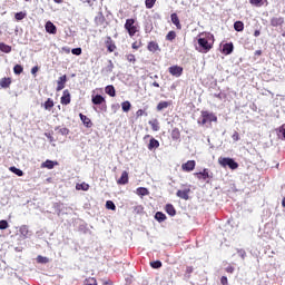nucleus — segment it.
Wrapping results in <instances>:
<instances>
[{
    "mask_svg": "<svg viewBox=\"0 0 285 285\" xmlns=\"http://www.w3.org/2000/svg\"><path fill=\"white\" fill-rule=\"evenodd\" d=\"M106 208L108 210H117V206L115 205V203L112 200H107L106 202Z\"/></svg>",
    "mask_w": 285,
    "mask_h": 285,
    "instance_id": "e433bc0d",
    "label": "nucleus"
},
{
    "mask_svg": "<svg viewBox=\"0 0 285 285\" xmlns=\"http://www.w3.org/2000/svg\"><path fill=\"white\" fill-rule=\"evenodd\" d=\"M67 81H68V76H66V75L58 78L57 88H56L57 92H61V90H63V88H66Z\"/></svg>",
    "mask_w": 285,
    "mask_h": 285,
    "instance_id": "9d476101",
    "label": "nucleus"
},
{
    "mask_svg": "<svg viewBox=\"0 0 285 285\" xmlns=\"http://www.w3.org/2000/svg\"><path fill=\"white\" fill-rule=\"evenodd\" d=\"M91 104H94V106H101L100 110H102L104 112L108 110V105H106V98L101 95H92Z\"/></svg>",
    "mask_w": 285,
    "mask_h": 285,
    "instance_id": "39448f33",
    "label": "nucleus"
},
{
    "mask_svg": "<svg viewBox=\"0 0 285 285\" xmlns=\"http://www.w3.org/2000/svg\"><path fill=\"white\" fill-rule=\"evenodd\" d=\"M169 106H170L169 101H160L157 105V110H158V112H161V110H166V108H168Z\"/></svg>",
    "mask_w": 285,
    "mask_h": 285,
    "instance_id": "c756f323",
    "label": "nucleus"
},
{
    "mask_svg": "<svg viewBox=\"0 0 285 285\" xmlns=\"http://www.w3.org/2000/svg\"><path fill=\"white\" fill-rule=\"evenodd\" d=\"M225 271H226V273L233 274V273H235V267H233L232 265H229V266L226 267Z\"/></svg>",
    "mask_w": 285,
    "mask_h": 285,
    "instance_id": "5fc2aeb1",
    "label": "nucleus"
},
{
    "mask_svg": "<svg viewBox=\"0 0 285 285\" xmlns=\"http://www.w3.org/2000/svg\"><path fill=\"white\" fill-rule=\"evenodd\" d=\"M218 164L223 168H230V170H237L239 168V164L233 158L219 157Z\"/></svg>",
    "mask_w": 285,
    "mask_h": 285,
    "instance_id": "20e7f679",
    "label": "nucleus"
},
{
    "mask_svg": "<svg viewBox=\"0 0 285 285\" xmlns=\"http://www.w3.org/2000/svg\"><path fill=\"white\" fill-rule=\"evenodd\" d=\"M151 268H161V261H155L150 263Z\"/></svg>",
    "mask_w": 285,
    "mask_h": 285,
    "instance_id": "a18cd8bd",
    "label": "nucleus"
},
{
    "mask_svg": "<svg viewBox=\"0 0 285 285\" xmlns=\"http://www.w3.org/2000/svg\"><path fill=\"white\" fill-rule=\"evenodd\" d=\"M37 262H38V264H48V262H50V259L48 257L39 255L37 257Z\"/></svg>",
    "mask_w": 285,
    "mask_h": 285,
    "instance_id": "ea45409f",
    "label": "nucleus"
},
{
    "mask_svg": "<svg viewBox=\"0 0 285 285\" xmlns=\"http://www.w3.org/2000/svg\"><path fill=\"white\" fill-rule=\"evenodd\" d=\"M37 72H39V67L36 66L31 69V75H37Z\"/></svg>",
    "mask_w": 285,
    "mask_h": 285,
    "instance_id": "13d9d810",
    "label": "nucleus"
},
{
    "mask_svg": "<svg viewBox=\"0 0 285 285\" xmlns=\"http://www.w3.org/2000/svg\"><path fill=\"white\" fill-rule=\"evenodd\" d=\"M76 190H90V185L86 183L77 184Z\"/></svg>",
    "mask_w": 285,
    "mask_h": 285,
    "instance_id": "473e14b6",
    "label": "nucleus"
},
{
    "mask_svg": "<svg viewBox=\"0 0 285 285\" xmlns=\"http://www.w3.org/2000/svg\"><path fill=\"white\" fill-rule=\"evenodd\" d=\"M0 52H4L6 55H10V52H12V46L6 45L4 42H0Z\"/></svg>",
    "mask_w": 285,
    "mask_h": 285,
    "instance_id": "b1692460",
    "label": "nucleus"
},
{
    "mask_svg": "<svg viewBox=\"0 0 285 285\" xmlns=\"http://www.w3.org/2000/svg\"><path fill=\"white\" fill-rule=\"evenodd\" d=\"M175 39H177V32L175 31H169L166 36V40L167 41H175Z\"/></svg>",
    "mask_w": 285,
    "mask_h": 285,
    "instance_id": "72a5a7b5",
    "label": "nucleus"
},
{
    "mask_svg": "<svg viewBox=\"0 0 285 285\" xmlns=\"http://www.w3.org/2000/svg\"><path fill=\"white\" fill-rule=\"evenodd\" d=\"M126 59H127V61H129V63H136V61H137V58L132 53H128L126 56Z\"/></svg>",
    "mask_w": 285,
    "mask_h": 285,
    "instance_id": "37998d69",
    "label": "nucleus"
},
{
    "mask_svg": "<svg viewBox=\"0 0 285 285\" xmlns=\"http://www.w3.org/2000/svg\"><path fill=\"white\" fill-rule=\"evenodd\" d=\"M165 212L167 213V215H169L170 217H175V215H177V209H175V206L173 204H167L165 206Z\"/></svg>",
    "mask_w": 285,
    "mask_h": 285,
    "instance_id": "a211bd4d",
    "label": "nucleus"
},
{
    "mask_svg": "<svg viewBox=\"0 0 285 285\" xmlns=\"http://www.w3.org/2000/svg\"><path fill=\"white\" fill-rule=\"evenodd\" d=\"M213 121L217 122V117L215 114L209 112V111H202L200 112V118L198 120L199 126H213Z\"/></svg>",
    "mask_w": 285,
    "mask_h": 285,
    "instance_id": "f03ea898",
    "label": "nucleus"
},
{
    "mask_svg": "<svg viewBox=\"0 0 285 285\" xmlns=\"http://www.w3.org/2000/svg\"><path fill=\"white\" fill-rule=\"evenodd\" d=\"M71 52L73 55H76L77 57H79V55H81L82 50H81V48H75V49L71 50Z\"/></svg>",
    "mask_w": 285,
    "mask_h": 285,
    "instance_id": "3c124183",
    "label": "nucleus"
},
{
    "mask_svg": "<svg viewBox=\"0 0 285 285\" xmlns=\"http://www.w3.org/2000/svg\"><path fill=\"white\" fill-rule=\"evenodd\" d=\"M121 108H122L124 112H128L131 108L130 101H124L121 104Z\"/></svg>",
    "mask_w": 285,
    "mask_h": 285,
    "instance_id": "58836bf2",
    "label": "nucleus"
},
{
    "mask_svg": "<svg viewBox=\"0 0 285 285\" xmlns=\"http://www.w3.org/2000/svg\"><path fill=\"white\" fill-rule=\"evenodd\" d=\"M193 271H194L193 266H187L186 267L187 275H190V273H193Z\"/></svg>",
    "mask_w": 285,
    "mask_h": 285,
    "instance_id": "4d7b16f0",
    "label": "nucleus"
},
{
    "mask_svg": "<svg viewBox=\"0 0 285 285\" xmlns=\"http://www.w3.org/2000/svg\"><path fill=\"white\" fill-rule=\"evenodd\" d=\"M234 48H235V47L233 46V42L225 43V45L223 46V52H224V55H232Z\"/></svg>",
    "mask_w": 285,
    "mask_h": 285,
    "instance_id": "393cba45",
    "label": "nucleus"
},
{
    "mask_svg": "<svg viewBox=\"0 0 285 285\" xmlns=\"http://www.w3.org/2000/svg\"><path fill=\"white\" fill-rule=\"evenodd\" d=\"M195 166H197V163L195 160H188L187 163L181 165V170L184 173H193V170H195Z\"/></svg>",
    "mask_w": 285,
    "mask_h": 285,
    "instance_id": "6e6552de",
    "label": "nucleus"
},
{
    "mask_svg": "<svg viewBox=\"0 0 285 285\" xmlns=\"http://www.w3.org/2000/svg\"><path fill=\"white\" fill-rule=\"evenodd\" d=\"M8 226V220H0V230H6Z\"/></svg>",
    "mask_w": 285,
    "mask_h": 285,
    "instance_id": "de8ad7c7",
    "label": "nucleus"
},
{
    "mask_svg": "<svg viewBox=\"0 0 285 285\" xmlns=\"http://www.w3.org/2000/svg\"><path fill=\"white\" fill-rule=\"evenodd\" d=\"M43 107L45 110H52V108H55V101L52 100V98H48Z\"/></svg>",
    "mask_w": 285,
    "mask_h": 285,
    "instance_id": "c85d7f7f",
    "label": "nucleus"
},
{
    "mask_svg": "<svg viewBox=\"0 0 285 285\" xmlns=\"http://www.w3.org/2000/svg\"><path fill=\"white\" fill-rule=\"evenodd\" d=\"M10 171L17 175L18 177H23V170L17 168V167H10Z\"/></svg>",
    "mask_w": 285,
    "mask_h": 285,
    "instance_id": "f704fd0d",
    "label": "nucleus"
},
{
    "mask_svg": "<svg viewBox=\"0 0 285 285\" xmlns=\"http://www.w3.org/2000/svg\"><path fill=\"white\" fill-rule=\"evenodd\" d=\"M128 181H129L128 171H122L120 178L117 180L118 186H126Z\"/></svg>",
    "mask_w": 285,
    "mask_h": 285,
    "instance_id": "4468645a",
    "label": "nucleus"
},
{
    "mask_svg": "<svg viewBox=\"0 0 285 285\" xmlns=\"http://www.w3.org/2000/svg\"><path fill=\"white\" fill-rule=\"evenodd\" d=\"M144 115L145 117H148V112H145L144 109H138L136 111V117H144Z\"/></svg>",
    "mask_w": 285,
    "mask_h": 285,
    "instance_id": "49530a36",
    "label": "nucleus"
},
{
    "mask_svg": "<svg viewBox=\"0 0 285 285\" xmlns=\"http://www.w3.org/2000/svg\"><path fill=\"white\" fill-rule=\"evenodd\" d=\"M153 86H154L155 88H159V82L154 81V82H153Z\"/></svg>",
    "mask_w": 285,
    "mask_h": 285,
    "instance_id": "e2e57ef3",
    "label": "nucleus"
},
{
    "mask_svg": "<svg viewBox=\"0 0 285 285\" xmlns=\"http://www.w3.org/2000/svg\"><path fill=\"white\" fill-rule=\"evenodd\" d=\"M13 72L14 75H21V72H23V67L21 65H16L13 67Z\"/></svg>",
    "mask_w": 285,
    "mask_h": 285,
    "instance_id": "a19ab883",
    "label": "nucleus"
},
{
    "mask_svg": "<svg viewBox=\"0 0 285 285\" xmlns=\"http://www.w3.org/2000/svg\"><path fill=\"white\" fill-rule=\"evenodd\" d=\"M105 92H106V95H109V97H117V91L115 90V86H112V85H108L105 88Z\"/></svg>",
    "mask_w": 285,
    "mask_h": 285,
    "instance_id": "a878e982",
    "label": "nucleus"
},
{
    "mask_svg": "<svg viewBox=\"0 0 285 285\" xmlns=\"http://www.w3.org/2000/svg\"><path fill=\"white\" fill-rule=\"evenodd\" d=\"M12 83V79L11 78H2L0 80V86L2 88H10V85Z\"/></svg>",
    "mask_w": 285,
    "mask_h": 285,
    "instance_id": "cd10ccee",
    "label": "nucleus"
},
{
    "mask_svg": "<svg viewBox=\"0 0 285 285\" xmlns=\"http://www.w3.org/2000/svg\"><path fill=\"white\" fill-rule=\"evenodd\" d=\"M147 50L149 52H157L159 50V43H157L155 41H149L147 45Z\"/></svg>",
    "mask_w": 285,
    "mask_h": 285,
    "instance_id": "aec40b11",
    "label": "nucleus"
},
{
    "mask_svg": "<svg viewBox=\"0 0 285 285\" xmlns=\"http://www.w3.org/2000/svg\"><path fill=\"white\" fill-rule=\"evenodd\" d=\"M125 30L128 32L129 37H135L139 32V23L136 19H127L124 26Z\"/></svg>",
    "mask_w": 285,
    "mask_h": 285,
    "instance_id": "7ed1b4c3",
    "label": "nucleus"
},
{
    "mask_svg": "<svg viewBox=\"0 0 285 285\" xmlns=\"http://www.w3.org/2000/svg\"><path fill=\"white\" fill-rule=\"evenodd\" d=\"M71 101L70 98V91H68V89H66L62 94V97L60 98V102L62 106H68Z\"/></svg>",
    "mask_w": 285,
    "mask_h": 285,
    "instance_id": "f8f14e48",
    "label": "nucleus"
},
{
    "mask_svg": "<svg viewBox=\"0 0 285 285\" xmlns=\"http://www.w3.org/2000/svg\"><path fill=\"white\" fill-rule=\"evenodd\" d=\"M14 19H16L17 21H23V19H26V12H23V11L17 12V13L14 14Z\"/></svg>",
    "mask_w": 285,
    "mask_h": 285,
    "instance_id": "4c0bfd02",
    "label": "nucleus"
},
{
    "mask_svg": "<svg viewBox=\"0 0 285 285\" xmlns=\"http://www.w3.org/2000/svg\"><path fill=\"white\" fill-rule=\"evenodd\" d=\"M20 233L21 235H28V226L23 225L21 228H20Z\"/></svg>",
    "mask_w": 285,
    "mask_h": 285,
    "instance_id": "603ef678",
    "label": "nucleus"
},
{
    "mask_svg": "<svg viewBox=\"0 0 285 285\" xmlns=\"http://www.w3.org/2000/svg\"><path fill=\"white\" fill-rule=\"evenodd\" d=\"M261 35H262V32L259 30L254 31V37H259Z\"/></svg>",
    "mask_w": 285,
    "mask_h": 285,
    "instance_id": "680f3d73",
    "label": "nucleus"
},
{
    "mask_svg": "<svg viewBox=\"0 0 285 285\" xmlns=\"http://www.w3.org/2000/svg\"><path fill=\"white\" fill-rule=\"evenodd\" d=\"M105 45L108 52H115L117 50V45H115V40L110 36L106 37Z\"/></svg>",
    "mask_w": 285,
    "mask_h": 285,
    "instance_id": "0eeeda50",
    "label": "nucleus"
},
{
    "mask_svg": "<svg viewBox=\"0 0 285 285\" xmlns=\"http://www.w3.org/2000/svg\"><path fill=\"white\" fill-rule=\"evenodd\" d=\"M147 148H148V150H155V149L159 148V140H157L155 138H150Z\"/></svg>",
    "mask_w": 285,
    "mask_h": 285,
    "instance_id": "4be33fe9",
    "label": "nucleus"
},
{
    "mask_svg": "<svg viewBox=\"0 0 285 285\" xmlns=\"http://www.w3.org/2000/svg\"><path fill=\"white\" fill-rule=\"evenodd\" d=\"M271 26H273V28H278V26H284V18L283 17L272 18Z\"/></svg>",
    "mask_w": 285,
    "mask_h": 285,
    "instance_id": "2eb2a0df",
    "label": "nucleus"
},
{
    "mask_svg": "<svg viewBox=\"0 0 285 285\" xmlns=\"http://www.w3.org/2000/svg\"><path fill=\"white\" fill-rule=\"evenodd\" d=\"M62 52H65L66 55H70L69 47H62Z\"/></svg>",
    "mask_w": 285,
    "mask_h": 285,
    "instance_id": "bf43d9fd",
    "label": "nucleus"
},
{
    "mask_svg": "<svg viewBox=\"0 0 285 285\" xmlns=\"http://www.w3.org/2000/svg\"><path fill=\"white\" fill-rule=\"evenodd\" d=\"M176 195L179 197V199H185V202H188L190 199V187H187L185 189H179Z\"/></svg>",
    "mask_w": 285,
    "mask_h": 285,
    "instance_id": "1a4fd4ad",
    "label": "nucleus"
},
{
    "mask_svg": "<svg viewBox=\"0 0 285 285\" xmlns=\"http://www.w3.org/2000/svg\"><path fill=\"white\" fill-rule=\"evenodd\" d=\"M197 179H203L206 181V179H213V173H210L207 168L203 169L200 173H196Z\"/></svg>",
    "mask_w": 285,
    "mask_h": 285,
    "instance_id": "9b49d317",
    "label": "nucleus"
},
{
    "mask_svg": "<svg viewBox=\"0 0 285 285\" xmlns=\"http://www.w3.org/2000/svg\"><path fill=\"white\" fill-rule=\"evenodd\" d=\"M131 48L132 50H139V48H141V42L139 43L137 41L132 42Z\"/></svg>",
    "mask_w": 285,
    "mask_h": 285,
    "instance_id": "8fccbe9b",
    "label": "nucleus"
},
{
    "mask_svg": "<svg viewBox=\"0 0 285 285\" xmlns=\"http://www.w3.org/2000/svg\"><path fill=\"white\" fill-rule=\"evenodd\" d=\"M45 30L49 35H55L57 32V26H55V23H52V21H47L45 24Z\"/></svg>",
    "mask_w": 285,
    "mask_h": 285,
    "instance_id": "ddd939ff",
    "label": "nucleus"
},
{
    "mask_svg": "<svg viewBox=\"0 0 285 285\" xmlns=\"http://www.w3.org/2000/svg\"><path fill=\"white\" fill-rule=\"evenodd\" d=\"M99 20V21H105V18H104V16L101 14L99 18H96V20Z\"/></svg>",
    "mask_w": 285,
    "mask_h": 285,
    "instance_id": "0e129e2a",
    "label": "nucleus"
},
{
    "mask_svg": "<svg viewBox=\"0 0 285 285\" xmlns=\"http://www.w3.org/2000/svg\"><path fill=\"white\" fill-rule=\"evenodd\" d=\"M215 97H216L217 99H222V94H215Z\"/></svg>",
    "mask_w": 285,
    "mask_h": 285,
    "instance_id": "69168bd1",
    "label": "nucleus"
},
{
    "mask_svg": "<svg viewBox=\"0 0 285 285\" xmlns=\"http://www.w3.org/2000/svg\"><path fill=\"white\" fill-rule=\"evenodd\" d=\"M198 47L196 50L198 52H202L203 55H206V52H210L213 50V45L215 43V36H213L210 32H202L198 35Z\"/></svg>",
    "mask_w": 285,
    "mask_h": 285,
    "instance_id": "f257e3e1",
    "label": "nucleus"
},
{
    "mask_svg": "<svg viewBox=\"0 0 285 285\" xmlns=\"http://www.w3.org/2000/svg\"><path fill=\"white\" fill-rule=\"evenodd\" d=\"M233 141H239V132L235 131L232 136Z\"/></svg>",
    "mask_w": 285,
    "mask_h": 285,
    "instance_id": "864d4df0",
    "label": "nucleus"
},
{
    "mask_svg": "<svg viewBox=\"0 0 285 285\" xmlns=\"http://www.w3.org/2000/svg\"><path fill=\"white\" fill-rule=\"evenodd\" d=\"M220 283H222L223 285H228V277L222 276Z\"/></svg>",
    "mask_w": 285,
    "mask_h": 285,
    "instance_id": "6e6d98bb",
    "label": "nucleus"
},
{
    "mask_svg": "<svg viewBox=\"0 0 285 285\" xmlns=\"http://www.w3.org/2000/svg\"><path fill=\"white\" fill-rule=\"evenodd\" d=\"M55 3H63V0H53Z\"/></svg>",
    "mask_w": 285,
    "mask_h": 285,
    "instance_id": "774afa93",
    "label": "nucleus"
},
{
    "mask_svg": "<svg viewBox=\"0 0 285 285\" xmlns=\"http://www.w3.org/2000/svg\"><path fill=\"white\" fill-rule=\"evenodd\" d=\"M148 124L151 127V130H154V132H158V130H159V120H157V119L149 120Z\"/></svg>",
    "mask_w": 285,
    "mask_h": 285,
    "instance_id": "bb28decb",
    "label": "nucleus"
},
{
    "mask_svg": "<svg viewBox=\"0 0 285 285\" xmlns=\"http://www.w3.org/2000/svg\"><path fill=\"white\" fill-rule=\"evenodd\" d=\"M170 19L174 26H176L177 30H181V22L179 21V16H177V13H171Z\"/></svg>",
    "mask_w": 285,
    "mask_h": 285,
    "instance_id": "6ab92c4d",
    "label": "nucleus"
},
{
    "mask_svg": "<svg viewBox=\"0 0 285 285\" xmlns=\"http://www.w3.org/2000/svg\"><path fill=\"white\" fill-rule=\"evenodd\" d=\"M136 195H138L139 197H146V196L150 195V191L146 187H138L136 189Z\"/></svg>",
    "mask_w": 285,
    "mask_h": 285,
    "instance_id": "412c9836",
    "label": "nucleus"
},
{
    "mask_svg": "<svg viewBox=\"0 0 285 285\" xmlns=\"http://www.w3.org/2000/svg\"><path fill=\"white\" fill-rule=\"evenodd\" d=\"M278 132L282 135V137L285 139V124H283L279 128H278Z\"/></svg>",
    "mask_w": 285,
    "mask_h": 285,
    "instance_id": "09e8293b",
    "label": "nucleus"
},
{
    "mask_svg": "<svg viewBox=\"0 0 285 285\" xmlns=\"http://www.w3.org/2000/svg\"><path fill=\"white\" fill-rule=\"evenodd\" d=\"M168 72L171 77H181L184 75V67L177 65L171 66L168 68Z\"/></svg>",
    "mask_w": 285,
    "mask_h": 285,
    "instance_id": "423d86ee",
    "label": "nucleus"
},
{
    "mask_svg": "<svg viewBox=\"0 0 285 285\" xmlns=\"http://www.w3.org/2000/svg\"><path fill=\"white\" fill-rule=\"evenodd\" d=\"M155 3H157V0H145V6L147 10L155 8Z\"/></svg>",
    "mask_w": 285,
    "mask_h": 285,
    "instance_id": "c9c22d12",
    "label": "nucleus"
},
{
    "mask_svg": "<svg viewBox=\"0 0 285 285\" xmlns=\"http://www.w3.org/2000/svg\"><path fill=\"white\" fill-rule=\"evenodd\" d=\"M112 70H115V63H112V60H109L106 67V72H112Z\"/></svg>",
    "mask_w": 285,
    "mask_h": 285,
    "instance_id": "c03bdc74",
    "label": "nucleus"
},
{
    "mask_svg": "<svg viewBox=\"0 0 285 285\" xmlns=\"http://www.w3.org/2000/svg\"><path fill=\"white\" fill-rule=\"evenodd\" d=\"M249 3H252V6H256V8H259L264 6V0H249Z\"/></svg>",
    "mask_w": 285,
    "mask_h": 285,
    "instance_id": "79ce46f5",
    "label": "nucleus"
},
{
    "mask_svg": "<svg viewBox=\"0 0 285 285\" xmlns=\"http://www.w3.org/2000/svg\"><path fill=\"white\" fill-rule=\"evenodd\" d=\"M234 30H236V32H244V22L243 21H236L234 23Z\"/></svg>",
    "mask_w": 285,
    "mask_h": 285,
    "instance_id": "2f4dec72",
    "label": "nucleus"
},
{
    "mask_svg": "<svg viewBox=\"0 0 285 285\" xmlns=\"http://www.w3.org/2000/svg\"><path fill=\"white\" fill-rule=\"evenodd\" d=\"M155 219L159 223L161 222H166L167 217H166V214L161 213V212H157L155 214Z\"/></svg>",
    "mask_w": 285,
    "mask_h": 285,
    "instance_id": "7c9ffc66",
    "label": "nucleus"
},
{
    "mask_svg": "<svg viewBox=\"0 0 285 285\" xmlns=\"http://www.w3.org/2000/svg\"><path fill=\"white\" fill-rule=\"evenodd\" d=\"M254 55H255L256 57H262V50H256V51L254 52Z\"/></svg>",
    "mask_w": 285,
    "mask_h": 285,
    "instance_id": "052dcab7",
    "label": "nucleus"
},
{
    "mask_svg": "<svg viewBox=\"0 0 285 285\" xmlns=\"http://www.w3.org/2000/svg\"><path fill=\"white\" fill-rule=\"evenodd\" d=\"M80 120L82 121L83 126H86V128H92V120H90V118H88V116L83 115V114H79Z\"/></svg>",
    "mask_w": 285,
    "mask_h": 285,
    "instance_id": "f3484780",
    "label": "nucleus"
},
{
    "mask_svg": "<svg viewBox=\"0 0 285 285\" xmlns=\"http://www.w3.org/2000/svg\"><path fill=\"white\" fill-rule=\"evenodd\" d=\"M282 206H283V208H285V197H283V199H282Z\"/></svg>",
    "mask_w": 285,
    "mask_h": 285,
    "instance_id": "338daca9",
    "label": "nucleus"
},
{
    "mask_svg": "<svg viewBox=\"0 0 285 285\" xmlns=\"http://www.w3.org/2000/svg\"><path fill=\"white\" fill-rule=\"evenodd\" d=\"M171 139L173 141H179V139H181V131H179V128H174L171 130Z\"/></svg>",
    "mask_w": 285,
    "mask_h": 285,
    "instance_id": "5701e85b",
    "label": "nucleus"
},
{
    "mask_svg": "<svg viewBox=\"0 0 285 285\" xmlns=\"http://www.w3.org/2000/svg\"><path fill=\"white\" fill-rule=\"evenodd\" d=\"M55 166H59V163L52 161L50 159H47L45 163L41 164V168H48V170H52Z\"/></svg>",
    "mask_w": 285,
    "mask_h": 285,
    "instance_id": "dca6fc26",
    "label": "nucleus"
}]
</instances>
